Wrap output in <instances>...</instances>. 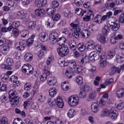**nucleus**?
<instances>
[{
	"mask_svg": "<svg viewBox=\"0 0 124 124\" xmlns=\"http://www.w3.org/2000/svg\"><path fill=\"white\" fill-rule=\"evenodd\" d=\"M77 47L79 51L81 52H83L85 49V47L83 43H80L77 45Z\"/></svg>",
	"mask_w": 124,
	"mask_h": 124,
	"instance_id": "obj_34",
	"label": "nucleus"
},
{
	"mask_svg": "<svg viewBox=\"0 0 124 124\" xmlns=\"http://www.w3.org/2000/svg\"><path fill=\"white\" fill-rule=\"evenodd\" d=\"M32 55L30 53H27L25 55L24 58L25 60L27 61H31L32 58Z\"/></svg>",
	"mask_w": 124,
	"mask_h": 124,
	"instance_id": "obj_27",
	"label": "nucleus"
},
{
	"mask_svg": "<svg viewBox=\"0 0 124 124\" xmlns=\"http://www.w3.org/2000/svg\"><path fill=\"white\" fill-rule=\"evenodd\" d=\"M20 22L18 21H15L13 22L11 24L14 28H16V27H18L20 24Z\"/></svg>",
	"mask_w": 124,
	"mask_h": 124,
	"instance_id": "obj_43",
	"label": "nucleus"
},
{
	"mask_svg": "<svg viewBox=\"0 0 124 124\" xmlns=\"http://www.w3.org/2000/svg\"><path fill=\"white\" fill-rule=\"evenodd\" d=\"M75 114V112L74 110L72 109H70L67 113L68 116L70 118L72 117Z\"/></svg>",
	"mask_w": 124,
	"mask_h": 124,
	"instance_id": "obj_36",
	"label": "nucleus"
},
{
	"mask_svg": "<svg viewBox=\"0 0 124 124\" xmlns=\"http://www.w3.org/2000/svg\"><path fill=\"white\" fill-rule=\"evenodd\" d=\"M46 35L44 32H42L40 33L39 35V38L40 39L42 40L44 39L46 37Z\"/></svg>",
	"mask_w": 124,
	"mask_h": 124,
	"instance_id": "obj_51",
	"label": "nucleus"
},
{
	"mask_svg": "<svg viewBox=\"0 0 124 124\" xmlns=\"http://www.w3.org/2000/svg\"><path fill=\"white\" fill-rule=\"evenodd\" d=\"M101 16L100 15H97L94 18V21L97 23H100L102 22L101 20Z\"/></svg>",
	"mask_w": 124,
	"mask_h": 124,
	"instance_id": "obj_37",
	"label": "nucleus"
},
{
	"mask_svg": "<svg viewBox=\"0 0 124 124\" xmlns=\"http://www.w3.org/2000/svg\"><path fill=\"white\" fill-rule=\"evenodd\" d=\"M31 87V85L30 84L27 83L24 86V89L26 90H29L30 89Z\"/></svg>",
	"mask_w": 124,
	"mask_h": 124,
	"instance_id": "obj_62",
	"label": "nucleus"
},
{
	"mask_svg": "<svg viewBox=\"0 0 124 124\" xmlns=\"http://www.w3.org/2000/svg\"><path fill=\"white\" fill-rule=\"evenodd\" d=\"M79 33L77 32H74V31L72 32H70L68 36L70 38L75 37L76 38H78L79 37Z\"/></svg>",
	"mask_w": 124,
	"mask_h": 124,
	"instance_id": "obj_28",
	"label": "nucleus"
},
{
	"mask_svg": "<svg viewBox=\"0 0 124 124\" xmlns=\"http://www.w3.org/2000/svg\"><path fill=\"white\" fill-rule=\"evenodd\" d=\"M47 14L50 16H53L55 13V9L53 8H47L46 10Z\"/></svg>",
	"mask_w": 124,
	"mask_h": 124,
	"instance_id": "obj_25",
	"label": "nucleus"
},
{
	"mask_svg": "<svg viewBox=\"0 0 124 124\" xmlns=\"http://www.w3.org/2000/svg\"><path fill=\"white\" fill-rule=\"evenodd\" d=\"M100 56L99 54L96 51L91 52L89 55V58L91 60H97L98 59Z\"/></svg>",
	"mask_w": 124,
	"mask_h": 124,
	"instance_id": "obj_9",
	"label": "nucleus"
},
{
	"mask_svg": "<svg viewBox=\"0 0 124 124\" xmlns=\"http://www.w3.org/2000/svg\"><path fill=\"white\" fill-rule=\"evenodd\" d=\"M33 42V39H29L27 41V45L28 46L32 45Z\"/></svg>",
	"mask_w": 124,
	"mask_h": 124,
	"instance_id": "obj_54",
	"label": "nucleus"
},
{
	"mask_svg": "<svg viewBox=\"0 0 124 124\" xmlns=\"http://www.w3.org/2000/svg\"><path fill=\"white\" fill-rule=\"evenodd\" d=\"M35 13L37 16L41 17L44 14V10L41 9H36L35 11Z\"/></svg>",
	"mask_w": 124,
	"mask_h": 124,
	"instance_id": "obj_23",
	"label": "nucleus"
},
{
	"mask_svg": "<svg viewBox=\"0 0 124 124\" xmlns=\"http://www.w3.org/2000/svg\"><path fill=\"white\" fill-rule=\"evenodd\" d=\"M57 81L56 79L54 77H49L47 81V83L49 85H54L56 83Z\"/></svg>",
	"mask_w": 124,
	"mask_h": 124,
	"instance_id": "obj_15",
	"label": "nucleus"
},
{
	"mask_svg": "<svg viewBox=\"0 0 124 124\" xmlns=\"http://www.w3.org/2000/svg\"><path fill=\"white\" fill-rule=\"evenodd\" d=\"M114 81L113 79L111 78L105 81V84L106 85H108L112 83Z\"/></svg>",
	"mask_w": 124,
	"mask_h": 124,
	"instance_id": "obj_59",
	"label": "nucleus"
},
{
	"mask_svg": "<svg viewBox=\"0 0 124 124\" xmlns=\"http://www.w3.org/2000/svg\"><path fill=\"white\" fill-rule=\"evenodd\" d=\"M47 27L49 28L53 27L54 25V21L52 19H48L46 23Z\"/></svg>",
	"mask_w": 124,
	"mask_h": 124,
	"instance_id": "obj_35",
	"label": "nucleus"
},
{
	"mask_svg": "<svg viewBox=\"0 0 124 124\" xmlns=\"http://www.w3.org/2000/svg\"><path fill=\"white\" fill-rule=\"evenodd\" d=\"M18 78L16 76H12L10 78V80L14 84L13 87H15L19 85V81H18Z\"/></svg>",
	"mask_w": 124,
	"mask_h": 124,
	"instance_id": "obj_10",
	"label": "nucleus"
},
{
	"mask_svg": "<svg viewBox=\"0 0 124 124\" xmlns=\"http://www.w3.org/2000/svg\"><path fill=\"white\" fill-rule=\"evenodd\" d=\"M92 111L94 112H97L99 110L98 104L96 102H93L91 106Z\"/></svg>",
	"mask_w": 124,
	"mask_h": 124,
	"instance_id": "obj_21",
	"label": "nucleus"
},
{
	"mask_svg": "<svg viewBox=\"0 0 124 124\" xmlns=\"http://www.w3.org/2000/svg\"><path fill=\"white\" fill-rule=\"evenodd\" d=\"M58 62L59 65L62 67H64L65 65V62L63 61V60H62L61 59L58 60Z\"/></svg>",
	"mask_w": 124,
	"mask_h": 124,
	"instance_id": "obj_52",
	"label": "nucleus"
},
{
	"mask_svg": "<svg viewBox=\"0 0 124 124\" xmlns=\"http://www.w3.org/2000/svg\"><path fill=\"white\" fill-rule=\"evenodd\" d=\"M36 23L35 22L32 21L29 23L27 25L28 29L31 30H33L35 29Z\"/></svg>",
	"mask_w": 124,
	"mask_h": 124,
	"instance_id": "obj_29",
	"label": "nucleus"
},
{
	"mask_svg": "<svg viewBox=\"0 0 124 124\" xmlns=\"http://www.w3.org/2000/svg\"><path fill=\"white\" fill-rule=\"evenodd\" d=\"M110 111L108 110L107 109H105L102 110L101 115L102 117H104L106 116H108L109 114Z\"/></svg>",
	"mask_w": 124,
	"mask_h": 124,
	"instance_id": "obj_31",
	"label": "nucleus"
},
{
	"mask_svg": "<svg viewBox=\"0 0 124 124\" xmlns=\"http://www.w3.org/2000/svg\"><path fill=\"white\" fill-rule=\"evenodd\" d=\"M110 41L111 43L113 44H115L116 42V36H114L111 37L110 39Z\"/></svg>",
	"mask_w": 124,
	"mask_h": 124,
	"instance_id": "obj_57",
	"label": "nucleus"
},
{
	"mask_svg": "<svg viewBox=\"0 0 124 124\" xmlns=\"http://www.w3.org/2000/svg\"><path fill=\"white\" fill-rule=\"evenodd\" d=\"M1 124H8L7 119L5 117H1L0 118Z\"/></svg>",
	"mask_w": 124,
	"mask_h": 124,
	"instance_id": "obj_40",
	"label": "nucleus"
},
{
	"mask_svg": "<svg viewBox=\"0 0 124 124\" xmlns=\"http://www.w3.org/2000/svg\"><path fill=\"white\" fill-rule=\"evenodd\" d=\"M0 66L1 68L3 69H5L9 70H10L11 69V67L8 66L7 65L4 63L1 64Z\"/></svg>",
	"mask_w": 124,
	"mask_h": 124,
	"instance_id": "obj_55",
	"label": "nucleus"
},
{
	"mask_svg": "<svg viewBox=\"0 0 124 124\" xmlns=\"http://www.w3.org/2000/svg\"><path fill=\"white\" fill-rule=\"evenodd\" d=\"M87 48L90 50L93 49L95 47L93 42L92 41H90L87 43Z\"/></svg>",
	"mask_w": 124,
	"mask_h": 124,
	"instance_id": "obj_32",
	"label": "nucleus"
},
{
	"mask_svg": "<svg viewBox=\"0 0 124 124\" xmlns=\"http://www.w3.org/2000/svg\"><path fill=\"white\" fill-rule=\"evenodd\" d=\"M49 95L51 97L54 96L56 94L55 88H50L49 90Z\"/></svg>",
	"mask_w": 124,
	"mask_h": 124,
	"instance_id": "obj_33",
	"label": "nucleus"
},
{
	"mask_svg": "<svg viewBox=\"0 0 124 124\" xmlns=\"http://www.w3.org/2000/svg\"><path fill=\"white\" fill-rule=\"evenodd\" d=\"M38 98L39 101L41 102H42L44 101L45 100L44 98L43 97L42 95H39L38 96Z\"/></svg>",
	"mask_w": 124,
	"mask_h": 124,
	"instance_id": "obj_63",
	"label": "nucleus"
},
{
	"mask_svg": "<svg viewBox=\"0 0 124 124\" xmlns=\"http://www.w3.org/2000/svg\"><path fill=\"white\" fill-rule=\"evenodd\" d=\"M75 3L78 6H79L82 4L83 1L82 0H74Z\"/></svg>",
	"mask_w": 124,
	"mask_h": 124,
	"instance_id": "obj_61",
	"label": "nucleus"
},
{
	"mask_svg": "<svg viewBox=\"0 0 124 124\" xmlns=\"http://www.w3.org/2000/svg\"><path fill=\"white\" fill-rule=\"evenodd\" d=\"M119 21L122 23H124V14H122L120 16Z\"/></svg>",
	"mask_w": 124,
	"mask_h": 124,
	"instance_id": "obj_58",
	"label": "nucleus"
},
{
	"mask_svg": "<svg viewBox=\"0 0 124 124\" xmlns=\"http://www.w3.org/2000/svg\"><path fill=\"white\" fill-rule=\"evenodd\" d=\"M109 29L107 26H105L102 29V32L104 35L107 36L109 31Z\"/></svg>",
	"mask_w": 124,
	"mask_h": 124,
	"instance_id": "obj_30",
	"label": "nucleus"
},
{
	"mask_svg": "<svg viewBox=\"0 0 124 124\" xmlns=\"http://www.w3.org/2000/svg\"><path fill=\"white\" fill-rule=\"evenodd\" d=\"M73 55L75 57L77 58H79L82 56V55L77 51H75L74 52Z\"/></svg>",
	"mask_w": 124,
	"mask_h": 124,
	"instance_id": "obj_56",
	"label": "nucleus"
},
{
	"mask_svg": "<svg viewBox=\"0 0 124 124\" xmlns=\"http://www.w3.org/2000/svg\"><path fill=\"white\" fill-rule=\"evenodd\" d=\"M107 62L106 60H101L100 62V65L101 67L104 68L107 65Z\"/></svg>",
	"mask_w": 124,
	"mask_h": 124,
	"instance_id": "obj_46",
	"label": "nucleus"
},
{
	"mask_svg": "<svg viewBox=\"0 0 124 124\" xmlns=\"http://www.w3.org/2000/svg\"><path fill=\"white\" fill-rule=\"evenodd\" d=\"M76 81L79 85H82L83 83L82 78L80 76L77 77L76 79Z\"/></svg>",
	"mask_w": 124,
	"mask_h": 124,
	"instance_id": "obj_45",
	"label": "nucleus"
},
{
	"mask_svg": "<svg viewBox=\"0 0 124 124\" xmlns=\"http://www.w3.org/2000/svg\"><path fill=\"white\" fill-rule=\"evenodd\" d=\"M69 65L70 69L74 70L76 73L79 74L81 72L82 69L79 66L77 65L75 61H70L69 63Z\"/></svg>",
	"mask_w": 124,
	"mask_h": 124,
	"instance_id": "obj_3",
	"label": "nucleus"
},
{
	"mask_svg": "<svg viewBox=\"0 0 124 124\" xmlns=\"http://www.w3.org/2000/svg\"><path fill=\"white\" fill-rule=\"evenodd\" d=\"M90 87L88 85H85L84 87L82 88V89L83 91L85 92H86L88 91L89 90Z\"/></svg>",
	"mask_w": 124,
	"mask_h": 124,
	"instance_id": "obj_64",
	"label": "nucleus"
},
{
	"mask_svg": "<svg viewBox=\"0 0 124 124\" xmlns=\"http://www.w3.org/2000/svg\"><path fill=\"white\" fill-rule=\"evenodd\" d=\"M70 25L72 27L73 29V31L74 32H77L79 33L80 32V29L79 27V23H77L76 24L71 23Z\"/></svg>",
	"mask_w": 124,
	"mask_h": 124,
	"instance_id": "obj_13",
	"label": "nucleus"
},
{
	"mask_svg": "<svg viewBox=\"0 0 124 124\" xmlns=\"http://www.w3.org/2000/svg\"><path fill=\"white\" fill-rule=\"evenodd\" d=\"M96 96V93L95 92H92L90 93L89 95V98L91 99L95 98Z\"/></svg>",
	"mask_w": 124,
	"mask_h": 124,
	"instance_id": "obj_50",
	"label": "nucleus"
},
{
	"mask_svg": "<svg viewBox=\"0 0 124 124\" xmlns=\"http://www.w3.org/2000/svg\"><path fill=\"white\" fill-rule=\"evenodd\" d=\"M121 70V69L113 66L112 67L109 71V74L113 75L117 72L118 73H119Z\"/></svg>",
	"mask_w": 124,
	"mask_h": 124,
	"instance_id": "obj_17",
	"label": "nucleus"
},
{
	"mask_svg": "<svg viewBox=\"0 0 124 124\" xmlns=\"http://www.w3.org/2000/svg\"><path fill=\"white\" fill-rule=\"evenodd\" d=\"M75 12L78 15H81V16H84L83 19L85 21H89L93 18V13L92 11L89 10L86 13V11H83L82 9L77 8L75 9Z\"/></svg>",
	"mask_w": 124,
	"mask_h": 124,
	"instance_id": "obj_2",
	"label": "nucleus"
},
{
	"mask_svg": "<svg viewBox=\"0 0 124 124\" xmlns=\"http://www.w3.org/2000/svg\"><path fill=\"white\" fill-rule=\"evenodd\" d=\"M89 58L87 56H85L83 57L82 59L81 60V62L82 63L84 62L87 63L88 61Z\"/></svg>",
	"mask_w": 124,
	"mask_h": 124,
	"instance_id": "obj_60",
	"label": "nucleus"
},
{
	"mask_svg": "<svg viewBox=\"0 0 124 124\" xmlns=\"http://www.w3.org/2000/svg\"><path fill=\"white\" fill-rule=\"evenodd\" d=\"M117 96L118 98H121L124 97V88H120L116 92Z\"/></svg>",
	"mask_w": 124,
	"mask_h": 124,
	"instance_id": "obj_22",
	"label": "nucleus"
},
{
	"mask_svg": "<svg viewBox=\"0 0 124 124\" xmlns=\"http://www.w3.org/2000/svg\"><path fill=\"white\" fill-rule=\"evenodd\" d=\"M110 27L114 31L118 30L120 27V24L116 23V22H112L109 24Z\"/></svg>",
	"mask_w": 124,
	"mask_h": 124,
	"instance_id": "obj_11",
	"label": "nucleus"
},
{
	"mask_svg": "<svg viewBox=\"0 0 124 124\" xmlns=\"http://www.w3.org/2000/svg\"><path fill=\"white\" fill-rule=\"evenodd\" d=\"M80 33L82 37L84 38H87L90 35L89 31L87 30H84L83 31L79 33Z\"/></svg>",
	"mask_w": 124,
	"mask_h": 124,
	"instance_id": "obj_26",
	"label": "nucleus"
},
{
	"mask_svg": "<svg viewBox=\"0 0 124 124\" xmlns=\"http://www.w3.org/2000/svg\"><path fill=\"white\" fill-rule=\"evenodd\" d=\"M11 45V44L9 42L5 44L3 47V50L4 51H7L9 50V46Z\"/></svg>",
	"mask_w": 124,
	"mask_h": 124,
	"instance_id": "obj_39",
	"label": "nucleus"
},
{
	"mask_svg": "<svg viewBox=\"0 0 124 124\" xmlns=\"http://www.w3.org/2000/svg\"><path fill=\"white\" fill-rule=\"evenodd\" d=\"M15 47L19 50H23L25 47L24 44L22 42H17L15 44Z\"/></svg>",
	"mask_w": 124,
	"mask_h": 124,
	"instance_id": "obj_18",
	"label": "nucleus"
},
{
	"mask_svg": "<svg viewBox=\"0 0 124 124\" xmlns=\"http://www.w3.org/2000/svg\"><path fill=\"white\" fill-rule=\"evenodd\" d=\"M118 115L117 111L116 110H114L112 111H110L109 115L111 119H114L117 118Z\"/></svg>",
	"mask_w": 124,
	"mask_h": 124,
	"instance_id": "obj_20",
	"label": "nucleus"
},
{
	"mask_svg": "<svg viewBox=\"0 0 124 124\" xmlns=\"http://www.w3.org/2000/svg\"><path fill=\"white\" fill-rule=\"evenodd\" d=\"M46 3V0H35V6L39 8L44 6Z\"/></svg>",
	"mask_w": 124,
	"mask_h": 124,
	"instance_id": "obj_8",
	"label": "nucleus"
},
{
	"mask_svg": "<svg viewBox=\"0 0 124 124\" xmlns=\"http://www.w3.org/2000/svg\"><path fill=\"white\" fill-rule=\"evenodd\" d=\"M98 39L101 43H105V38L101 34H99L97 37Z\"/></svg>",
	"mask_w": 124,
	"mask_h": 124,
	"instance_id": "obj_41",
	"label": "nucleus"
},
{
	"mask_svg": "<svg viewBox=\"0 0 124 124\" xmlns=\"http://www.w3.org/2000/svg\"><path fill=\"white\" fill-rule=\"evenodd\" d=\"M16 16L17 18L22 20L24 22H26L27 21L26 15L23 11L21 10L18 12L17 13Z\"/></svg>",
	"mask_w": 124,
	"mask_h": 124,
	"instance_id": "obj_6",
	"label": "nucleus"
},
{
	"mask_svg": "<svg viewBox=\"0 0 124 124\" xmlns=\"http://www.w3.org/2000/svg\"><path fill=\"white\" fill-rule=\"evenodd\" d=\"M116 58L117 62L121 63L124 60V55L122 53H119L116 55Z\"/></svg>",
	"mask_w": 124,
	"mask_h": 124,
	"instance_id": "obj_19",
	"label": "nucleus"
},
{
	"mask_svg": "<svg viewBox=\"0 0 124 124\" xmlns=\"http://www.w3.org/2000/svg\"><path fill=\"white\" fill-rule=\"evenodd\" d=\"M66 82H64V83L62 84V88L64 90L66 91L69 89V87L66 85Z\"/></svg>",
	"mask_w": 124,
	"mask_h": 124,
	"instance_id": "obj_53",
	"label": "nucleus"
},
{
	"mask_svg": "<svg viewBox=\"0 0 124 124\" xmlns=\"http://www.w3.org/2000/svg\"><path fill=\"white\" fill-rule=\"evenodd\" d=\"M23 72L27 75H30L33 73L34 69L31 65L28 64L24 65L22 68Z\"/></svg>",
	"mask_w": 124,
	"mask_h": 124,
	"instance_id": "obj_5",
	"label": "nucleus"
},
{
	"mask_svg": "<svg viewBox=\"0 0 124 124\" xmlns=\"http://www.w3.org/2000/svg\"><path fill=\"white\" fill-rule=\"evenodd\" d=\"M79 96L81 98H85L86 97V94L85 92L84 91H81L79 94Z\"/></svg>",
	"mask_w": 124,
	"mask_h": 124,
	"instance_id": "obj_47",
	"label": "nucleus"
},
{
	"mask_svg": "<svg viewBox=\"0 0 124 124\" xmlns=\"http://www.w3.org/2000/svg\"><path fill=\"white\" fill-rule=\"evenodd\" d=\"M57 106L59 108H62L64 106V104L62 98L60 97H57L55 101Z\"/></svg>",
	"mask_w": 124,
	"mask_h": 124,
	"instance_id": "obj_12",
	"label": "nucleus"
},
{
	"mask_svg": "<svg viewBox=\"0 0 124 124\" xmlns=\"http://www.w3.org/2000/svg\"><path fill=\"white\" fill-rule=\"evenodd\" d=\"M79 101L78 97L75 95L69 97L68 100V103L70 106H75L78 104Z\"/></svg>",
	"mask_w": 124,
	"mask_h": 124,
	"instance_id": "obj_4",
	"label": "nucleus"
},
{
	"mask_svg": "<svg viewBox=\"0 0 124 124\" xmlns=\"http://www.w3.org/2000/svg\"><path fill=\"white\" fill-rule=\"evenodd\" d=\"M9 99L10 101L11 104H13L14 103L13 99H12L13 95H16L17 94V92L16 91L11 90L10 91L9 93Z\"/></svg>",
	"mask_w": 124,
	"mask_h": 124,
	"instance_id": "obj_16",
	"label": "nucleus"
},
{
	"mask_svg": "<svg viewBox=\"0 0 124 124\" xmlns=\"http://www.w3.org/2000/svg\"><path fill=\"white\" fill-rule=\"evenodd\" d=\"M65 75L67 76L68 78H71L72 76L73 75V74L72 72H69L67 70H66L65 72Z\"/></svg>",
	"mask_w": 124,
	"mask_h": 124,
	"instance_id": "obj_48",
	"label": "nucleus"
},
{
	"mask_svg": "<svg viewBox=\"0 0 124 124\" xmlns=\"http://www.w3.org/2000/svg\"><path fill=\"white\" fill-rule=\"evenodd\" d=\"M6 62L8 66L11 67L14 64V62L13 60L11 58H8L6 60Z\"/></svg>",
	"mask_w": 124,
	"mask_h": 124,
	"instance_id": "obj_38",
	"label": "nucleus"
},
{
	"mask_svg": "<svg viewBox=\"0 0 124 124\" xmlns=\"http://www.w3.org/2000/svg\"><path fill=\"white\" fill-rule=\"evenodd\" d=\"M116 107L119 110L122 109L124 107V103L122 101L119 100L116 102Z\"/></svg>",
	"mask_w": 124,
	"mask_h": 124,
	"instance_id": "obj_24",
	"label": "nucleus"
},
{
	"mask_svg": "<svg viewBox=\"0 0 124 124\" xmlns=\"http://www.w3.org/2000/svg\"><path fill=\"white\" fill-rule=\"evenodd\" d=\"M52 16V18L53 20L55 21H57L59 20L61 17L60 15L56 13L55 15Z\"/></svg>",
	"mask_w": 124,
	"mask_h": 124,
	"instance_id": "obj_42",
	"label": "nucleus"
},
{
	"mask_svg": "<svg viewBox=\"0 0 124 124\" xmlns=\"http://www.w3.org/2000/svg\"><path fill=\"white\" fill-rule=\"evenodd\" d=\"M28 32L26 31H22L21 32V36L23 38L28 37Z\"/></svg>",
	"mask_w": 124,
	"mask_h": 124,
	"instance_id": "obj_44",
	"label": "nucleus"
},
{
	"mask_svg": "<svg viewBox=\"0 0 124 124\" xmlns=\"http://www.w3.org/2000/svg\"><path fill=\"white\" fill-rule=\"evenodd\" d=\"M47 67H44L43 70L44 72L42 75L40 76V80L42 82H44L47 79V76L49 75V71L46 69Z\"/></svg>",
	"mask_w": 124,
	"mask_h": 124,
	"instance_id": "obj_7",
	"label": "nucleus"
},
{
	"mask_svg": "<svg viewBox=\"0 0 124 124\" xmlns=\"http://www.w3.org/2000/svg\"><path fill=\"white\" fill-rule=\"evenodd\" d=\"M58 36L57 33L55 32H52L49 35V39L53 44H54L57 41L60 42L59 43L60 46L58 48L57 51L59 54L61 56H64L67 54L69 50L67 46L63 44L65 43L66 40L64 38L61 37L56 39Z\"/></svg>",
	"mask_w": 124,
	"mask_h": 124,
	"instance_id": "obj_1",
	"label": "nucleus"
},
{
	"mask_svg": "<svg viewBox=\"0 0 124 124\" xmlns=\"http://www.w3.org/2000/svg\"><path fill=\"white\" fill-rule=\"evenodd\" d=\"M115 51L113 50L110 51L108 52V55L110 58H112L115 55Z\"/></svg>",
	"mask_w": 124,
	"mask_h": 124,
	"instance_id": "obj_49",
	"label": "nucleus"
},
{
	"mask_svg": "<svg viewBox=\"0 0 124 124\" xmlns=\"http://www.w3.org/2000/svg\"><path fill=\"white\" fill-rule=\"evenodd\" d=\"M13 98L12 99L14 100V103L13 104H11L12 106L14 107L16 106L17 104L18 103L19 101H20V98L18 97L17 93L16 94V95H13Z\"/></svg>",
	"mask_w": 124,
	"mask_h": 124,
	"instance_id": "obj_14",
	"label": "nucleus"
}]
</instances>
